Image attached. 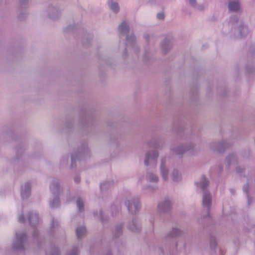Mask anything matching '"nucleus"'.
Masks as SVG:
<instances>
[{
    "instance_id": "f257e3e1",
    "label": "nucleus",
    "mask_w": 255,
    "mask_h": 255,
    "mask_svg": "<svg viewBox=\"0 0 255 255\" xmlns=\"http://www.w3.org/2000/svg\"><path fill=\"white\" fill-rule=\"evenodd\" d=\"M158 156V153L155 150H151L147 152L145 154L144 164L146 166L155 165Z\"/></svg>"
},
{
    "instance_id": "f03ea898",
    "label": "nucleus",
    "mask_w": 255,
    "mask_h": 255,
    "mask_svg": "<svg viewBox=\"0 0 255 255\" xmlns=\"http://www.w3.org/2000/svg\"><path fill=\"white\" fill-rule=\"evenodd\" d=\"M212 197L211 194L205 191L203 193L202 198V205L203 208L206 210V216L209 215V209L211 206Z\"/></svg>"
},
{
    "instance_id": "7ed1b4c3",
    "label": "nucleus",
    "mask_w": 255,
    "mask_h": 255,
    "mask_svg": "<svg viewBox=\"0 0 255 255\" xmlns=\"http://www.w3.org/2000/svg\"><path fill=\"white\" fill-rule=\"evenodd\" d=\"M128 211L131 214H134L139 210V204L138 199H131L128 200L126 202Z\"/></svg>"
},
{
    "instance_id": "20e7f679",
    "label": "nucleus",
    "mask_w": 255,
    "mask_h": 255,
    "mask_svg": "<svg viewBox=\"0 0 255 255\" xmlns=\"http://www.w3.org/2000/svg\"><path fill=\"white\" fill-rule=\"evenodd\" d=\"M171 206V202L168 199L160 202L158 205V209L160 212H165Z\"/></svg>"
},
{
    "instance_id": "39448f33",
    "label": "nucleus",
    "mask_w": 255,
    "mask_h": 255,
    "mask_svg": "<svg viewBox=\"0 0 255 255\" xmlns=\"http://www.w3.org/2000/svg\"><path fill=\"white\" fill-rule=\"evenodd\" d=\"M160 173L164 181H167L168 179V170L166 168L163 160H161L160 165Z\"/></svg>"
},
{
    "instance_id": "423d86ee",
    "label": "nucleus",
    "mask_w": 255,
    "mask_h": 255,
    "mask_svg": "<svg viewBox=\"0 0 255 255\" xmlns=\"http://www.w3.org/2000/svg\"><path fill=\"white\" fill-rule=\"evenodd\" d=\"M196 184L197 188L204 190L208 186L209 182L205 177H202L200 181L196 183Z\"/></svg>"
},
{
    "instance_id": "0eeeda50",
    "label": "nucleus",
    "mask_w": 255,
    "mask_h": 255,
    "mask_svg": "<svg viewBox=\"0 0 255 255\" xmlns=\"http://www.w3.org/2000/svg\"><path fill=\"white\" fill-rule=\"evenodd\" d=\"M30 186L28 183H27L21 187V196L23 198H26L29 195Z\"/></svg>"
},
{
    "instance_id": "6e6552de",
    "label": "nucleus",
    "mask_w": 255,
    "mask_h": 255,
    "mask_svg": "<svg viewBox=\"0 0 255 255\" xmlns=\"http://www.w3.org/2000/svg\"><path fill=\"white\" fill-rule=\"evenodd\" d=\"M25 238V235L24 234H22L21 235H16V242L17 245L15 247V248L17 249H20L22 247L23 242Z\"/></svg>"
},
{
    "instance_id": "1a4fd4ad",
    "label": "nucleus",
    "mask_w": 255,
    "mask_h": 255,
    "mask_svg": "<svg viewBox=\"0 0 255 255\" xmlns=\"http://www.w3.org/2000/svg\"><path fill=\"white\" fill-rule=\"evenodd\" d=\"M110 8L114 12L117 13L119 11L120 7L118 3L113 0H109L108 2Z\"/></svg>"
},
{
    "instance_id": "9d476101",
    "label": "nucleus",
    "mask_w": 255,
    "mask_h": 255,
    "mask_svg": "<svg viewBox=\"0 0 255 255\" xmlns=\"http://www.w3.org/2000/svg\"><path fill=\"white\" fill-rule=\"evenodd\" d=\"M146 179L150 183H157L158 181L157 176L153 173L148 172L146 174Z\"/></svg>"
},
{
    "instance_id": "9b49d317",
    "label": "nucleus",
    "mask_w": 255,
    "mask_h": 255,
    "mask_svg": "<svg viewBox=\"0 0 255 255\" xmlns=\"http://www.w3.org/2000/svg\"><path fill=\"white\" fill-rule=\"evenodd\" d=\"M128 228L132 231L136 232L139 230L140 224L136 220H133L128 225Z\"/></svg>"
},
{
    "instance_id": "f8f14e48",
    "label": "nucleus",
    "mask_w": 255,
    "mask_h": 255,
    "mask_svg": "<svg viewBox=\"0 0 255 255\" xmlns=\"http://www.w3.org/2000/svg\"><path fill=\"white\" fill-rule=\"evenodd\" d=\"M228 7L231 11H237L240 8V4L237 1H232L229 2Z\"/></svg>"
},
{
    "instance_id": "ddd939ff",
    "label": "nucleus",
    "mask_w": 255,
    "mask_h": 255,
    "mask_svg": "<svg viewBox=\"0 0 255 255\" xmlns=\"http://www.w3.org/2000/svg\"><path fill=\"white\" fill-rule=\"evenodd\" d=\"M50 190L53 194H56L59 192L58 182L57 180H54L50 186Z\"/></svg>"
},
{
    "instance_id": "4468645a",
    "label": "nucleus",
    "mask_w": 255,
    "mask_h": 255,
    "mask_svg": "<svg viewBox=\"0 0 255 255\" xmlns=\"http://www.w3.org/2000/svg\"><path fill=\"white\" fill-rule=\"evenodd\" d=\"M29 221L30 224L36 225L39 221L38 215L36 213H32L29 216Z\"/></svg>"
},
{
    "instance_id": "2eb2a0df",
    "label": "nucleus",
    "mask_w": 255,
    "mask_h": 255,
    "mask_svg": "<svg viewBox=\"0 0 255 255\" xmlns=\"http://www.w3.org/2000/svg\"><path fill=\"white\" fill-rule=\"evenodd\" d=\"M86 233V230L84 226L78 227L76 229V234L77 238L80 239L84 236Z\"/></svg>"
},
{
    "instance_id": "dca6fc26",
    "label": "nucleus",
    "mask_w": 255,
    "mask_h": 255,
    "mask_svg": "<svg viewBox=\"0 0 255 255\" xmlns=\"http://www.w3.org/2000/svg\"><path fill=\"white\" fill-rule=\"evenodd\" d=\"M171 178L174 182H178L181 180V176L178 170H174L171 174Z\"/></svg>"
},
{
    "instance_id": "f3484780",
    "label": "nucleus",
    "mask_w": 255,
    "mask_h": 255,
    "mask_svg": "<svg viewBox=\"0 0 255 255\" xmlns=\"http://www.w3.org/2000/svg\"><path fill=\"white\" fill-rule=\"evenodd\" d=\"M189 148L183 147V146L178 147L175 149H172L171 151L172 152L173 154H182L186 150H188Z\"/></svg>"
},
{
    "instance_id": "a211bd4d",
    "label": "nucleus",
    "mask_w": 255,
    "mask_h": 255,
    "mask_svg": "<svg viewBox=\"0 0 255 255\" xmlns=\"http://www.w3.org/2000/svg\"><path fill=\"white\" fill-rule=\"evenodd\" d=\"M161 48L163 52L166 53L171 48V46L169 42L166 40L161 44Z\"/></svg>"
},
{
    "instance_id": "6ab92c4d",
    "label": "nucleus",
    "mask_w": 255,
    "mask_h": 255,
    "mask_svg": "<svg viewBox=\"0 0 255 255\" xmlns=\"http://www.w3.org/2000/svg\"><path fill=\"white\" fill-rule=\"evenodd\" d=\"M119 29L121 32L126 33L128 30V25L126 22H123L119 26Z\"/></svg>"
},
{
    "instance_id": "aec40b11",
    "label": "nucleus",
    "mask_w": 255,
    "mask_h": 255,
    "mask_svg": "<svg viewBox=\"0 0 255 255\" xmlns=\"http://www.w3.org/2000/svg\"><path fill=\"white\" fill-rule=\"evenodd\" d=\"M135 41V37L134 35H131L130 37L127 36V45L128 46L133 44Z\"/></svg>"
},
{
    "instance_id": "412c9836",
    "label": "nucleus",
    "mask_w": 255,
    "mask_h": 255,
    "mask_svg": "<svg viewBox=\"0 0 255 255\" xmlns=\"http://www.w3.org/2000/svg\"><path fill=\"white\" fill-rule=\"evenodd\" d=\"M181 234V231L178 228H173L170 233V236L172 237H176Z\"/></svg>"
},
{
    "instance_id": "4be33fe9",
    "label": "nucleus",
    "mask_w": 255,
    "mask_h": 255,
    "mask_svg": "<svg viewBox=\"0 0 255 255\" xmlns=\"http://www.w3.org/2000/svg\"><path fill=\"white\" fill-rule=\"evenodd\" d=\"M50 205L51 208H55L58 207L59 205V198L57 197L54 198L53 202H51Z\"/></svg>"
},
{
    "instance_id": "5701e85b",
    "label": "nucleus",
    "mask_w": 255,
    "mask_h": 255,
    "mask_svg": "<svg viewBox=\"0 0 255 255\" xmlns=\"http://www.w3.org/2000/svg\"><path fill=\"white\" fill-rule=\"evenodd\" d=\"M241 36H244L248 33V28L246 26H242L239 28Z\"/></svg>"
},
{
    "instance_id": "b1692460",
    "label": "nucleus",
    "mask_w": 255,
    "mask_h": 255,
    "mask_svg": "<svg viewBox=\"0 0 255 255\" xmlns=\"http://www.w3.org/2000/svg\"><path fill=\"white\" fill-rule=\"evenodd\" d=\"M77 204L79 211H82L84 207V203L83 201L80 198H78L77 199Z\"/></svg>"
},
{
    "instance_id": "393cba45",
    "label": "nucleus",
    "mask_w": 255,
    "mask_h": 255,
    "mask_svg": "<svg viewBox=\"0 0 255 255\" xmlns=\"http://www.w3.org/2000/svg\"><path fill=\"white\" fill-rule=\"evenodd\" d=\"M186 1L189 3V4L193 6V7H196V0H186Z\"/></svg>"
},
{
    "instance_id": "a878e982",
    "label": "nucleus",
    "mask_w": 255,
    "mask_h": 255,
    "mask_svg": "<svg viewBox=\"0 0 255 255\" xmlns=\"http://www.w3.org/2000/svg\"><path fill=\"white\" fill-rule=\"evenodd\" d=\"M157 16L158 19H163L164 18V16L163 13H160L157 14Z\"/></svg>"
},
{
    "instance_id": "bb28decb",
    "label": "nucleus",
    "mask_w": 255,
    "mask_h": 255,
    "mask_svg": "<svg viewBox=\"0 0 255 255\" xmlns=\"http://www.w3.org/2000/svg\"><path fill=\"white\" fill-rule=\"evenodd\" d=\"M28 0H20V3L22 5L23 4L27 3Z\"/></svg>"
},
{
    "instance_id": "cd10ccee",
    "label": "nucleus",
    "mask_w": 255,
    "mask_h": 255,
    "mask_svg": "<svg viewBox=\"0 0 255 255\" xmlns=\"http://www.w3.org/2000/svg\"><path fill=\"white\" fill-rule=\"evenodd\" d=\"M24 220V218L23 215L19 216L18 217V221L19 222H22Z\"/></svg>"
},
{
    "instance_id": "c85d7f7f",
    "label": "nucleus",
    "mask_w": 255,
    "mask_h": 255,
    "mask_svg": "<svg viewBox=\"0 0 255 255\" xmlns=\"http://www.w3.org/2000/svg\"><path fill=\"white\" fill-rule=\"evenodd\" d=\"M77 255V251H74L73 252H72L70 255Z\"/></svg>"
},
{
    "instance_id": "c756f323",
    "label": "nucleus",
    "mask_w": 255,
    "mask_h": 255,
    "mask_svg": "<svg viewBox=\"0 0 255 255\" xmlns=\"http://www.w3.org/2000/svg\"><path fill=\"white\" fill-rule=\"evenodd\" d=\"M100 218L102 220L103 219V215L102 212H100Z\"/></svg>"
},
{
    "instance_id": "7c9ffc66",
    "label": "nucleus",
    "mask_w": 255,
    "mask_h": 255,
    "mask_svg": "<svg viewBox=\"0 0 255 255\" xmlns=\"http://www.w3.org/2000/svg\"><path fill=\"white\" fill-rule=\"evenodd\" d=\"M106 186V184H103L101 185V188L102 189H104L105 186Z\"/></svg>"
},
{
    "instance_id": "2f4dec72",
    "label": "nucleus",
    "mask_w": 255,
    "mask_h": 255,
    "mask_svg": "<svg viewBox=\"0 0 255 255\" xmlns=\"http://www.w3.org/2000/svg\"><path fill=\"white\" fill-rule=\"evenodd\" d=\"M121 230V227H119L117 228V232H120Z\"/></svg>"
},
{
    "instance_id": "473e14b6",
    "label": "nucleus",
    "mask_w": 255,
    "mask_h": 255,
    "mask_svg": "<svg viewBox=\"0 0 255 255\" xmlns=\"http://www.w3.org/2000/svg\"><path fill=\"white\" fill-rule=\"evenodd\" d=\"M243 189H244V191L245 192H247V189H246V186H244V187Z\"/></svg>"
},
{
    "instance_id": "72a5a7b5",
    "label": "nucleus",
    "mask_w": 255,
    "mask_h": 255,
    "mask_svg": "<svg viewBox=\"0 0 255 255\" xmlns=\"http://www.w3.org/2000/svg\"><path fill=\"white\" fill-rule=\"evenodd\" d=\"M26 4H27V3H26V4L25 3V4H22V5L20 4V5H21V6H23V5H24V6H25V5H26Z\"/></svg>"
},
{
    "instance_id": "f704fd0d",
    "label": "nucleus",
    "mask_w": 255,
    "mask_h": 255,
    "mask_svg": "<svg viewBox=\"0 0 255 255\" xmlns=\"http://www.w3.org/2000/svg\"><path fill=\"white\" fill-rule=\"evenodd\" d=\"M50 16H51L52 18H55V16H52V15H51Z\"/></svg>"
},
{
    "instance_id": "c9c22d12",
    "label": "nucleus",
    "mask_w": 255,
    "mask_h": 255,
    "mask_svg": "<svg viewBox=\"0 0 255 255\" xmlns=\"http://www.w3.org/2000/svg\"><path fill=\"white\" fill-rule=\"evenodd\" d=\"M19 18H22V17L20 15H19Z\"/></svg>"
},
{
    "instance_id": "e433bc0d",
    "label": "nucleus",
    "mask_w": 255,
    "mask_h": 255,
    "mask_svg": "<svg viewBox=\"0 0 255 255\" xmlns=\"http://www.w3.org/2000/svg\"><path fill=\"white\" fill-rule=\"evenodd\" d=\"M217 150H219V151H221L220 149H218Z\"/></svg>"
},
{
    "instance_id": "4c0bfd02",
    "label": "nucleus",
    "mask_w": 255,
    "mask_h": 255,
    "mask_svg": "<svg viewBox=\"0 0 255 255\" xmlns=\"http://www.w3.org/2000/svg\"><path fill=\"white\" fill-rule=\"evenodd\" d=\"M248 202L250 203V199H248Z\"/></svg>"
},
{
    "instance_id": "58836bf2",
    "label": "nucleus",
    "mask_w": 255,
    "mask_h": 255,
    "mask_svg": "<svg viewBox=\"0 0 255 255\" xmlns=\"http://www.w3.org/2000/svg\"><path fill=\"white\" fill-rule=\"evenodd\" d=\"M108 255H111L110 254H108Z\"/></svg>"
}]
</instances>
